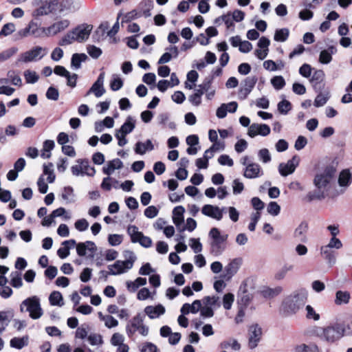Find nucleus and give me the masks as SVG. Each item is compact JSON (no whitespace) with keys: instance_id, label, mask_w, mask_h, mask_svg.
<instances>
[{"instance_id":"obj_2","label":"nucleus","mask_w":352,"mask_h":352,"mask_svg":"<svg viewBox=\"0 0 352 352\" xmlns=\"http://www.w3.org/2000/svg\"><path fill=\"white\" fill-rule=\"evenodd\" d=\"M208 236L210 239V253L215 256L221 255L226 249V241L228 235L221 234L218 228H212L210 230Z\"/></svg>"},{"instance_id":"obj_24","label":"nucleus","mask_w":352,"mask_h":352,"mask_svg":"<svg viewBox=\"0 0 352 352\" xmlns=\"http://www.w3.org/2000/svg\"><path fill=\"white\" fill-rule=\"evenodd\" d=\"M238 107L236 102H231L228 104H222L217 110L216 115L219 118H223L226 116L227 112L234 113Z\"/></svg>"},{"instance_id":"obj_21","label":"nucleus","mask_w":352,"mask_h":352,"mask_svg":"<svg viewBox=\"0 0 352 352\" xmlns=\"http://www.w3.org/2000/svg\"><path fill=\"white\" fill-rule=\"evenodd\" d=\"M69 24L70 21L68 19H62L56 21L47 28L46 35L54 36L67 29Z\"/></svg>"},{"instance_id":"obj_1","label":"nucleus","mask_w":352,"mask_h":352,"mask_svg":"<svg viewBox=\"0 0 352 352\" xmlns=\"http://www.w3.org/2000/svg\"><path fill=\"white\" fill-rule=\"evenodd\" d=\"M307 298V292L300 289L293 292L285 298L282 303V309L287 315H292L302 309Z\"/></svg>"},{"instance_id":"obj_15","label":"nucleus","mask_w":352,"mask_h":352,"mask_svg":"<svg viewBox=\"0 0 352 352\" xmlns=\"http://www.w3.org/2000/svg\"><path fill=\"white\" fill-rule=\"evenodd\" d=\"M299 157L296 155H294L291 160H288L286 164H280L278 166L280 174L282 176H287L294 173L299 164Z\"/></svg>"},{"instance_id":"obj_44","label":"nucleus","mask_w":352,"mask_h":352,"mask_svg":"<svg viewBox=\"0 0 352 352\" xmlns=\"http://www.w3.org/2000/svg\"><path fill=\"white\" fill-rule=\"evenodd\" d=\"M123 256L125 258L124 261L126 264L127 268H132L135 261L137 259L134 252L131 250H125L123 252Z\"/></svg>"},{"instance_id":"obj_55","label":"nucleus","mask_w":352,"mask_h":352,"mask_svg":"<svg viewBox=\"0 0 352 352\" xmlns=\"http://www.w3.org/2000/svg\"><path fill=\"white\" fill-rule=\"evenodd\" d=\"M212 157H213V154H211L210 155H208V154H206V152H205L203 158H198L196 160V166L199 168H206L208 166V160L212 158Z\"/></svg>"},{"instance_id":"obj_26","label":"nucleus","mask_w":352,"mask_h":352,"mask_svg":"<svg viewBox=\"0 0 352 352\" xmlns=\"http://www.w3.org/2000/svg\"><path fill=\"white\" fill-rule=\"evenodd\" d=\"M308 230V224L305 222H301L295 229L294 232V238L298 241L305 243L307 241V232Z\"/></svg>"},{"instance_id":"obj_60","label":"nucleus","mask_w":352,"mask_h":352,"mask_svg":"<svg viewBox=\"0 0 352 352\" xmlns=\"http://www.w3.org/2000/svg\"><path fill=\"white\" fill-rule=\"evenodd\" d=\"M267 212L272 216H277L280 211V206L275 201H271L267 208Z\"/></svg>"},{"instance_id":"obj_23","label":"nucleus","mask_w":352,"mask_h":352,"mask_svg":"<svg viewBox=\"0 0 352 352\" xmlns=\"http://www.w3.org/2000/svg\"><path fill=\"white\" fill-rule=\"evenodd\" d=\"M109 274L111 275H118L128 272L131 268H127L124 261H116L113 265L108 266Z\"/></svg>"},{"instance_id":"obj_37","label":"nucleus","mask_w":352,"mask_h":352,"mask_svg":"<svg viewBox=\"0 0 352 352\" xmlns=\"http://www.w3.org/2000/svg\"><path fill=\"white\" fill-rule=\"evenodd\" d=\"M28 340L29 338L28 336L22 338H13L10 340V346L17 349H21L28 344Z\"/></svg>"},{"instance_id":"obj_32","label":"nucleus","mask_w":352,"mask_h":352,"mask_svg":"<svg viewBox=\"0 0 352 352\" xmlns=\"http://www.w3.org/2000/svg\"><path fill=\"white\" fill-rule=\"evenodd\" d=\"M294 265L293 264L285 263L275 274L274 279L281 280L284 279L287 274L294 270Z\"/></svg>"},{"instance_id":"obj_62","label":"nucleus","mask_w":352,"mask_h":352,"mask_svg":"<svg viewBox=\"0 0 352 352\" xmlns=\"http://www.w3.org/2000/svg\"><path fill=\"white\" fill-rule=\"evenodd\" d=\"M234 296L232 294L228 293L224 295L223 298V307L229 310L230 309L232 305L234 302Z\"/></svg>"},{"instance_id":"obj_54","label":"nucleus","mask_w":352,"mask_h":352,"mask_svg":"<svg viewBox=\"0 0 352 352\" xmlns=\"http://www.w3.org/2000/svg\"><path fill=\"white\" fill-rule=\"evenodd\" d=\"M271 83L274 89L280 90L285 85V80L282 76H276L271 79Z\"/></svg>"},{"instance_id":"obj_16","label":"nucleus","mask_w":352,"mask_h":352,"mask_svg":"<svg viewBox=\"0 0 352 352\" xmlns=\"http://www.w3.org/2000/svg\"><path fill=\"white\" fill-rule=\"evenodd\" d=\"M96 250V246L92 241H87L85 243H79L76 245V252L80 256H94Z\"/></svg>"},{"instance_id":"obj_41","label":"nucleus","mask_w":352,"mask_h":352,"mask_svg":"<svg viewBox=\"0 0 352 352\" xmlns=\"http://www.w3.org/2000/svg\"><path fill=\"white\" fill-rule=\"evenodd\" d=\"M10 285L15 288H20L23 285L21 274L17 271L11 272L10 274Z\"/></svg>"},{"instance_id":"obj_12","label":"nucleus","mask_w":352,"mask_h":352,"mask_svg":"<svg viewBox=\"0 0 352 352\" xmlns=\"http://www.w3.org/2000/svg\"><path fill=\"white\" fill-rule=\"evenodd\" d=\"M262 329L258 324H253L250 327L248 330V346L250 349H255L262 337Z\"/></svg>"},{"instance_id":"obj_61","label":"nucleus","mask_w":352,"mask_h":352,"mask_svg":"<svg viewBox=\"0 0 352 352\" xmlns=\"http://www.w3.org/2000/svg\"><path fill=\"white\" fill-rule=\"evenodd\" d=\"M102 321L104 322V325L109 329L118 325V321L110 315H106L105 317L102 318Z\"/></svg>"},{"instance_id":"obj_28","label":"nucleus","mask_w":352,"mask_h":352,"mask_svg":"<svg viewBox=\"0 0 352 352\" xmlns=\"http://www.w3.org/2000/svg\"><path fill=\"white\" fill-rule=\"evenodd\" d=\"M185 209L183 206H179L175 207L173 211V221L178 230L180 229V226L184 223L183 214Z\"/></svg>"},{"instance_id":"obj_18","label":"nucleus","mask_w":352,"mask_h":352,"mask_svg":"<svg viewBox=\"0 0 352 352\" xmlns=\"http://www.w3.org/2000/svg\"><path fill=\"white\" fill-rule=\"evenodd\" d=\"M270 133V128L265 124L253 123L248 128V134L251 138H254L258 135L266 136Z\"/></svg>"},{"instance_id":"obj_58","label":"nucleus","mask_w":352,"mask_h":352,"mask_svg":"<svg viewBox=\"0 0 352 352\" xmlns=\"http://www.w3.org/2000/svg\"><path fill=\"white\" fill-rule=\"evenodd\" d=\"M46 98L48 100H54V101L58 100V98H59L58 90L52 86L50 87L46 92Z\"/></svg>"},{"instance_id":"obj_4","label":"nucleus","mask_w":352,"mask_h":352,"mask_svg":"<svg viewBox=\"0 0 352 352\" xmlns=\"http://www.w3.org/2000/svg\"><path fill=\"white\" fill-rule=\"evenodd\" d=\"M144 316L138 313L128 321L126 325V333L129 338L133 336L136 332L143 336L148 334L149 329L144 324Z\"/></svg>"},{"instance_id":"obj_59","label":"nucleus","mask_w":352,"mask_h":352,"mask_svg":"<svg viewBox=\"0 0 352 352\" xmlns=\"http://www.w3.org/2000/svg\"><path fill=\"white\" fill-rule=\"evenodd\" d=\"M7 76L12 85L19 87L22 85V80L21 77L19 75L15 74L14 71H9Z\"/></svg>"},{"instance_id":"obj_45","label":"nucleus","mask_w":352,"mask_h":352,"mask_svg":"<svg viewBox=\"0 0 352 352\" xmlns=\"http://www.w3.org/2000/svg\"><path fill=\"white\" fill-rule=\"evenodd\" d=\"M18 52V48L12 47L0 52V63L4 62L14 56Z\"/></svg>"},{"instance_id":"obj_30","label":"nucleus","mask_w":352,"mask_h":352,"mask_svg":"<svg viewBox=\"0 0 352 352\" xmlns=\"http://www.w3.org/2000/svg\"><path fill=\"white\" fill-rule=\"evenodd\" d=\"M153 149L154 146L151 140H147L145 142H138L135 146V152L140 155H144L147 151Z\"/></svg>"},{"instance_id":"obj_53","label":"nucleus","mask_w":352,"mask_h":352,"mask_svg":"<svg viewBox=\"0 0 352 352\" xmlns=\"http://www.w3.org/2000/svg\"><path fill=\"white\" fill-rule=\"evenodd\" d=\"M324 78V73L322 70H316L310 79V82L316 87V85L323 81Z\"/></svg>"},{"instance_id":"obj_57","label":"nucleus","mask_w":352,"mask_h":352,"mask_svg":"<svg viewBox=\"0 0 352 352\" xmlns=\"http://www.w3.org/2000/svg\"><path fill=\"white\" fill-rule=\"evenodd\" d=\"M15 31V25L12 23L5 24L0 31V36H7Z\"/></svg>"},{"instance_id":"obj_22","label":"nucleus","mask_w":352,"mask_h":352,"mask_svg":"<svg viewBox=\"0 0 352 352\" xmlns=\"http://www.w3.org/2000/svg\"><path fill=\"white\" fill-rule=\"evenodd\" d=\"M263 175V170L259 164L250 163L247 165L244 170L243 176L248 179H254Z\"/></svg>"},{"instance_id":"obj_50","label":"nucleus","mask_w":352,"mask_h":352,"mask_svg":"<svg viewBox=\"0 0 352 352\" xmlns=\"http://www.w3.org/2000/svg\"><path fill=\"white\" fill-rule=\"evenodd\" d=\"M292 109V104L287 100H283L278 103V111L283 115H287Z\"/></svg>"},{"instance_id":"obj_5","label":"nucleus","mask_w":352,"mask_h":352,"mask_svg":"<svg viewBox=\"0 0 352 352\" xmlns=\"http://www.w3.org/2000/svg\"><path fill=\"white\" fill-rule=\"evenodd\" d=\"M24 307L25 311L30 313V318L34 320L40 318L43 314L39 298L36 296L28 298L22 302L20 306L21 312L24 311Z\"/></svg>"},{"instance_id":"obj_35","label":"nucleus","mask_w":352,"mask_h":352,"mask_svg":"<svg viewBox=\"0 0 352 352\" xmlns=\"http://www.w3.org/2000/svg\"><path fill=\"white\" fill-rule=\"evenodd\" d=\"M320 252L321 254L324 256V258L327 260L328 263H329L331 265L336 263V254L333 251L331 250V248L322 246L320 248Z\"/></svg>"},{"instance_id":"obj_14","label":"nucleus","mask_w":352,"mask_h":352,"mask_svg":"<svg viewBox=\"0 0 352 352\" xmlns=\"http://www.w3.org/2000/svg\"><path fill=\"white\" fill-rule=\"evenodd\" d=\"M104 72H101L98 76L96 81L92 85L86 96L94 94L96 98L101 97L106 91L104 87Z\"/></svg>"},{"instance_id":"obj_42","label":"nucleus","mask_w":352,"mask_h":352,"mask_svg":"<svg viewBox=\"0 0 352 352\" xmlns=\"http://www.w3.org/2000/svg\"><path fill=\"white\" fill-rule=\"evenodd\" d=\"M77 162L82 164L83 175L93 176L96 173L94 167L90 166L89 161L87 160H78Z\"/></svg>"},{"instance_id":"obj_49","label":"nucleus","mask_w":352,"mask_h":352,"mask_svg":"<svg viewBox=\"0 0 352 352\" xmlns=\"http://www.w3.org/2000/svg\"><path fill=\"white\" fill-rule=\"evenodd\" d=\"M24 77L27 83L34 84L38 80L39 76L34 71L30 69L24 72Z\"/></svg>"},{"instance_id":"obj_63","label":"nucleus","mask_w":352,"mask_h":352,"mask_svg":"<svg viewBox=\"0 0 352 352\" xmlns=\"http://www.w3.org/2000/svg\"><path fill=\"white\" fill-rule=\"evenodd\" d=\"M10 320L6 311H0V333H1L8 325Z\"/></svg>"},{"instance_id":"obj_48","label":"nucleus","mask_w":352,"mask_h":352,"mask_svg":"<svg viewBox=\"0 0 352 352\" xmlns=\"http://www.w3.org/2000/svg\"><path fill=\"white\" fill-rule=\"evenodd\" d=\"M76 41L73 30L67 32L58 42V45L61 46L68 45L73 42Z\"/></svg>"},{"instance_id":"obj_8","label":"nucleus","mask_w":352,"mask_h":352,"mask_svg":"<svg viewBox=\"0 0 352 352\" xmlns=\"http://www.w3.org/2000/svg\"><path fill=\"white\" fill-rule=\"evenodd\" d=\"M127 232L131 236L133 243H139L144 248H149L152 245V240L150 237L144 236L142 232H139L135 226H129Z\"/></svg>"},{"instance_id":"obj_25","label":"nucleus","mask_w":352,"mask_h":352,"mask_svg":"<svg viewBox=\"0 0 352 352\" xmlns=\"http://www.w3.org/2000/svg\"><path fill=\"white\" fill-rule=\"evenodd\" d=\"M165 308L162 305L156 306H147L144 308L145 314L151 318L155 319L159 318L165 313Z\"/></svg>"},{"instance_id":"obj_51","label":"nucleus","mask_w":352,"mask_h":352,"mask_svg":"<svg viewBox=\"0 0 352 352\" xmlns=\"http://www.w3.org/2000/svg\"><path fill=\"white\" fill-rule=\"evenodd\" d=\"M282 292L281 287H276L275 288H267L262 291L263 296L265 298H273L278 296Z\"/></svg>"},{"instance_id":"obj_38","label":"nucleus","mask_w":352,"mask_h":352,"mask_svg":"<svg viewBox=\"0 0 352 352\" xmlns=\"http://www.w3.org/2000/svg\"><path fill=\"white\" fill-rule=\"evenodd\" d=\"M87 56L85 54H74L71 60V67L78 69L81 67V63L86 60Z\"/></svg>"},{"instance_id":"obj_27","label":"nucleus","mask_w":352,"mask_h":352,"mask_svg":"<svg viewBox=\"0 0 352 352\" xmlns=\"http://www.w3.org/2000/svg\"><path fill=\"white\" fill-rule=\"evenodd\" d=\"M123 166L122 162L118 159H114L111 161L108 162L107 165L103 167L102 171L104 174L107 175H111L115 170L120 169Z\"/></svg>"},{"instance_id":"obj_43","label":"nucleus","mask_w":352,"mask_h":352,"mask_svg":"<svg viewBox=\"0 0 352 352\" xmlns=\"http://www.w3.org/2000/svg\"><path fill=\"white\" fill-rule=\"evenodd\" d=\"M202 301L206 306L210 307H219L221 305L220 298L217 296H206L202 299Z\"/></svg>"},{"instance_id":"obj_13","label":"nucleus","mask_w":352,"mask_h":352,"mask_svg":"<svg viewBox=\"0 0 352 352\" xmlns=\"http://www.w3.org/2000/svg\"><path fill=\"white\" fill-rule=\"evenodd\" d=\"M92 29L93 26L88 24H82L73 29L76 41L82 43L88 39Z\"/></svg>"},{"instance_id":"obj_64","label":"nucleus","mask_w":352,"mask_h":352,"mask_svg":"<svg viewBox=\"0 0 352 352\" xmlns=\"http://www.w3.org/2000/svg\"><path fill=\"white\" fill-rule=\"evenodd\" d=\"M258 158L263 163H267L271 161V155L268 149L262 148L258 151Z\"/></svg>"},{"instance_id":"obj_34","label":"nucleus","mask_w":352,"mask_h":352,"mask_svg":"<svg viewBox=\"0 0 352 352\" xmlns=\"http://www.w3.org/2000/svg\"><path fill=\"white\" fill-rule=\"evenodd\" d=\"M330 92L329 91H324L318 94L314 102V105L316 107H320L324 106L329 99L330 98Z\"/></svg>"},{"instance_id":"obj_3","label":"nucleus","mask_w":352,"mask_h":352,"mask_svg":"<svg viewBox=\"0 0 352 352\" xmlns=\"http://www.w3.org/2000/svg\"><path fill=\"white\" fill-rule=\"evenodd\" d=\"M345 333V328L342 324H336L325 328H319L317 335L323 340L328 342H334L340 339Z\"/></svg>"},{"instance_id":"obj_7","label":"nucleus","mask_w":352,"mask_h":352,"mask_svg":"<svg viewBox=\"0 0 352 352\" xmlns=\"http://www.w3.org/2000/svg\"><path fill=\"white\" fill-rule=\"evenodd\" d=\"M47 53V50L45 47L36 46L29 51L22 53L18 61L23 63H29L36 61L41 59Z\"/></svg>"},{"instance_id":"obj_39","label":"nucleus","mask_w":352,"mask_h":352,"mask_svg":"<svg viewBox=\"0 0 352 352\" xmlns=\"http://www.w3.org/2000/svg\"><path fill=\"white\" fill-rule=\"evenodd\" d=\"M52 305L62 307L64 305L63 296L60 292L54 291L51 293L49 297Z\"/></svg>"},{"instance_id":"obj_33","label":"nucleus","mask_w":352,"mask_h":352,"mask_svg":"<svg viewBox=\"0 0 352 352\" xmlns=\"http://www.w3.org/2000/svg\"><path fill=\"white\" fill-rule=\"evenodd\" d=\"M352 181V176L349 169L343 170L339 175L338 183L341 187H347Z\"/></svg>"},{"instance_id":"obj_40","label":"nucleus","mask_w":352,"mask_h":352,"mask_svg":"<svg viewBox=\"0 0 352 352\" xmlns=\"http://www.w3.org/2000/svg\"><path fill=\"white\" fill-rule=\"evenodd\" d=\"M252 298V295L247 291L243 290V292L239 294L238 296V303L239 304L240 307L246 308Z\"/></svg>"},{"instance_id":"obj_9","label":"nucleus","mask_w":352,"mask_h":352,"mask_svg":"<svg viewBox=\"0 0 352 352\" xmlns=\"http://www.w3.org/2000/svg\"><path fill=\"white\" fill-rule=\"evenodd\" d=\"M47 28H41L37 23L31 21L28 25L19 31L18 34L21 37H27L33 36L34 37H41L46 35Z\"/></svg>"},{"instance_id":"obj_11","label":"nucleus","mask_w":352,"mask_h":352,"mask_svg":"<svg viewBox=\"0 0 352 352\" xmlns=\"http://www.w3.org/2000/svg\"><path fill=\"white\" fill-rule=\"evenodd\" d=\"M33 6L35 7L32 12L34 17H40L50 14L52 11V0H34Z\"/></svg>"},{"instance_id":"obj_56","label":"nucleus","mask_w":352,"mask_h":352,"mask_svg":"<svg viewBox=\"0 0 352 352\" xmlns=\"http://www.w3.org/2000/svg\"><path fill=\"white\" fill-rule=\"evenodd\" d=\"M88 329H89V326L87 324H82L81 325L80 327H78L76 331V334H75V337L76 338H80V339H85V338H87L88 336Z\"/></svg>"},{"instance_id":"obj_52","label":"nucleus","mask_w":352,"mask_h":352,"mask_svg":"<svg viewBox=\"0 0 352 352\" xmlns=\"http://www.w3.org/2000/svg\"><path fill=\"white\" fill-rule=\"evenodd\" d=\"M323 198L324 190L318 188L313 192H309L306 196V199L309 202H311L314 199H322Z\"/></svg>"},{"instance_id":"obj_10","label":"nucleus","mask_w":352,"mask_h":352,"mask_svg":"<svg viewBox=\"0 0 352 352\" xmlns=\"http://www.w3.org/2000/svg\"><path fill=\"white\" fill-rule=\"evenodd\" d=\"M335 174V169L332 167H327L324 170L316 175L314 179V184L318 189L324 190L327 185L330 182Z\"/></svg>"},{"instance_id":"obj_17","label":"nucleus","mask_w":352,"mask_h":352,"mask_svg":"<svg viewBox=\"0 0 352 352\" xmlns=\"http://www.w3.org/2000/svg\"><path fill=\"white\" fill-rule=\"evenodd\" d=\"M224 209L226 208H220L216 206L206 204L203 206L201 212L207 217L220 221L223 218V210Z\"/></svg>"},{"instance_id":"obj_47","label":"nucleus","mask_w":352,"mask_h":352,"mask_svg":"<svg viewBox=\"0 0 352 352\" xmlns=\"http://www.w3.org/2000/svg\"><path fill=\"white\" fill-rule=\"evenodd\" d=\"M289 30L287 28H282L276 31L274 34V40L278 42L285 41L289 36Z\"/></svg>"},{"instance_id":"obj_19","label":"nucleus","mask_w":352,"mask_h":352,"mask_svg":"<svg viewBox=\"0 0 352 352\" xmlns=\"http://www.w3.org/2000/svg\"><path fill=\"white\" fill-rule=\"evenodd\" d=\"M241 258H235L230 261V262L225 267V274L223 277L226 279L231 278L236 274L242 265Z\"/></svg>"},{"instance_id":"obj_31","label":"nucleus","mask_w":352,"mask_h":352,"mask_svg":"<svg viewBox=\"0 0 352 352\" xmlns=\"http://www.w3.org/2000/svg\"><path fill=\"white\" fill-rule=\"evenodd\" d=\"M336 52L333 46L329 47L327 50L321 51L319 56V62L322 64H328L332 60V54Z\"/></svg>"},{"instance_id":"obj_6","label":"nucleus","mask_w":352,"mask_h":352,"mask_svg":"<svg viewBox=\"0 0 352 352\" xmlns=\"http://www.w3.org/2000/svg\"><path fill=\"white\" fill-rule=\"evenodd\" d=\"M135 127V122L132 117L128 116L124 123L119 129L116 130L115 136L118 139V144L123 146L127 144L126 135L131 133Z\"/></svg>"},{"instance_id":"obj_36","label":"nucleus","mask_w":352,"mask_h":352,"mask_svg":"<svg viewBox=\"0 0 352 352\" xmlns=\"http://www.w3.org/2000/svg\"><path fill=\"white\" fill-rule=\"evenodd\" d=\"M350 297L349 292L339 290L336 294L335 303L338 305L347 304L349 302Z\"/></svg>"},{"instance_id":"obj_46","label":"nucleus","mask_w":352,"mask_h":352,"mask_svg":"<svg viewBox=\"0 0 352 352\" xmlns=\"http://www.w3.org/2000/svg\"><path fill=\"white\" fill-rule=\"evenodd\" d=\"M123 86V80L117 74L112 76V80L110 82V88L112 91H118Z\"/></svg>"},{"instance_id":"obj_29","label":"nucleus","mask_w":352,"mask_h":352,"mask_svg":"<svg viewBox=\"0 0 352 352\" xmlns=\"http://www.w3.org/2000/svg\"><path fill=\"white\" fill-rule=\"evenodd\" d=\"M219 348L221 349H228L230 348L232 350L238 351L241 349V344L233 338H230L226 340L222 341L219 344Z\"/></svg>"},{"instance_id":"obj_20","label":"nucleus","mask_w":352,"mask_h":352,"mask_svg":"<svg viewBox=\"0 0 352 352\" xmlns=\"http://www.w3.org/2000/svg\"><path fill=\"white\" fill-rule=\"evenodd\" d=\"M256 82L257 78L256 76H249L246 78L243 81V87L239 91V98L241 99L246 98L252 91Z\"/></svg>"}]
</instances>
